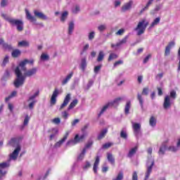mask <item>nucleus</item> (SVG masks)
Listing matches in <instances>:
<instances>
[{
  "label": "nucleus",
  "mask_w": 180,
  "mask_h": 180,
  "mask_svg": "<svg viewBox=\"0 0 180 180\" xmlns=\"http://www.w3.org/2000/svg\"><path fill=\"white\" fill-rule=\"evenodd\" d=\"M29 63V60L25 59L24 60L21 61L18 66L16 67L15 70V74L16 75V78L14 81V86L15 88H20V86H22L25 84V76H23V72H26V64Z\"/></svg>",
  "instance_id": "1"
},
{
  "label": "nucleus",
  "mask_w": 180,
  "mask_h": 180,
  "mask_svg": "<svg viewBox=\"0 0 180 180\" xmlns=\"http://www.w3.org/2000/svg\"><path fill=\"white\" fill-rule=\"evenodd\" d=\"M148 154H149L150 156L148 158V160L146 162V174L145 180L148 179L150 178V174L153 172V167H154L155 161L154 158L151 156L153 154V148H148L147 150Z\"/></svg>",
  "instance_id": "2"
},
{
  "label": "nucleus",
  "mask_w": 180,
  "mask_h": 180,
  "mask_svg": "<svg viewBox=\"0 0 180 180\" xmlns=\"http://www.w3.org/2000/svg\"><path fill=\"white\" fill-rule=\"evenodd\" d=\"M171 99H176V91L175 90H172L170 91V95H167L165 97L164 103H163V108L167 110L171 108L172 103L171 102Z\"/></svg>",
  "instance_id": "3"
},
{
  "label": "nucleus",
  "mask_w": 180,
  "mask_h": 180,
  "mask_svg": "<svg viewBox=\"0 0 180 180\" xmlns=\"http://www.w3.org/2000/svg\"><path fill=\"white\" fill-rule=\"evenodd\" d=\"M123 98H122V97H119L115 98L114 101L109 102L108 103H107L106 105H105L103 108L101 109L100 113L98 114V117H101V116H102V115H103V113H105V112H106V110L108 108H112L114 106V108H117V106H119L120 102H122Z\"/></svg>",
  "instance_id": "4"
},
{
  "label": "nucleus",
  "mask_w": 180,
  "mask_h": 180,
  "mask_svg": "<svg viewBox=\"0 0 180 180\" xmlns=\"http://www.w3.org/2000/svg\"><path fill=\"white\" fill-rule=\"evenodd\" d=\"M147 26H148V21L146 19H142L138 22L136 27L134 28L135 32H136L137 36H141V34H144V32L147 29Z\"/></svg>",
  "instance_id": "5"
},
{
  "label": "nucleus",
  "mask_w": 180,
  "mask_h": 180,
  "mask_svg": "<svg viewBox=\"0 0 180 180\" xmlns=\"http://www.w3.org/2000/svg\"><path fill=\"white\" fill-rule=\"evenodd\" d=\"M40 91H36L32 96H30L27 102H28V108L30 110H33L34 105L37 103L36 98L39 96Z\"/></svg>",
  "instance_id": "6"
},
{
  "label": "nucleus",
  "mask_w": 180,
  "mask_h": 180,
  "mask_svg": "<svg viewBox=\"0 0 180 180\" xmlns=\"http://www.w3.org/2000/svg\"><path fill=\"white\" fill-rule=\"evenodd\" d=\"M8 23L11 26H16L18 32H23V21L15 18L8 19Z\"/></svg>",
  "instance_id": "7"
},
{
  "label": "nucleus",
  "mask_w": 180,
  "mask_h": 180,
  "mask_svg": "<svg viewBox=\"0 0 180 180\" xmlns=\"http://www.w3.org/2000/svg\"><path fill=\"white\" fill-rule=\"evenodd\" d=\"M10 166H11L10 160L0 163V180L2 179V178H4V176L6 175L8 172L5 169L9 168Z\"/></svg>",
  "instance_id": "8"
},
{
  "label": "nucleus",
  "mask_w": 180,
  "mask_h": 180,
  "mask_svg": "<svg viewBox=\"0 0 180 180\" xmlns=\"http://www.w3.org/2000/svg\"><path fill=\"white\" fill-rule=\"evenodd\" d=\"M84 139H85V134H82L80 136L79 135H76L74 140H70L67 142L66 146H74L78 143H81V141H83Z\"/></svg>",
  "instance_id": "9"
},
{
  "label": "nucleus",
  "mask_w": 180,
  "mask_h": 180,
  "mask_svg": "<svg viewBox=\"0 0 180 180\" xmlns=\"http://www.w3.org/2000/svg\"><path fill=\"white\" fill-rule=\"evenodd\" d=\"M132 129L134 136L136 139H139L140 134H141V124L140 123L132 122Z\"/></svg>",
  "instance_id": "10"
},
{
  "label": "nucleus",
  "mask_w": 180,
  "mask_h": 180,
  "mask_svg": "<svg viewBox=\"0 0 180 180\" xmlns=\"http://www.w3.org/2000/svg\"><path fill=\"white\" fill-rule=\"evenodd\" d=\"M58 95H60V90H58V89H55L50 100L51 106H54V105L57 103V97Z\"/></svg>",
  "instance_id": "11"
},
{
  "label": "nucleus",
  "mask_w": 180,
  "mask_h": 180,
  "mask_svg": "<svg viewBox=\"0 0 180 180\" xmlns=\"http://www.w3.org/2000/svg\"><path fill=\"white\" fill-rule=\"evenodd\" d=\"M20 146H18L16 147V148L14 150V151L10 155V158L8 159V161L11 162V160L16 161L18 160V155H19V153H20L21 150Z\"/></svg>",
  "instance_id": "12"
},
{
  "label": "nucleus",
  "mask_w": 180,
  "mask_h": 180,
  "mask_svg": "<svg viewBox=\"0 0 180 180\" xmlns=\"http://www.w3.org/2000/svg\"><path fill=\"white\" fill-rule=\"evenodd\" d=\"M36 74H37V68H33L32 69L26 70L23 75V77H25V81H26L27 77H33V75H36Z\"/></svg>",
  "instance_id": "13"
},
{
  "label": "nucleus",
  "mask_w": 180,
  "mask_h": 180,
  "mask_svg": "<svg viewBox=\"0 0 180 180\" xmlns=\"http://www.w3.org/2000/svg\"><path fill=\"white\" fill-rule=\"evenodd\" d=\"M72 77H74V72H70L61 80V85H67V84L70 82Z\"/></svg>",
  "instance_id": "14"
},
{
  "label": "nucleus",
  "mask_w": 180,
  "mask_h": 180,
  "mask_svg": "<svg viewBox=\"0 0 180 180\" xmlns=\"http://www.w3.org/2000/svg\"><path fill=\"white\" fill-rule=\"evenodd\" d=\"M68 136H70V132L69 131L65 132V135L63 136V138L55 144V147L56 148L61 147V146H63V144L65 143V141L67 140V139H68Z\"/></svg>",
  "instance_id": "15"
},
{
  "label": "nucleus",
  "mask_w": 180,
  "mask_h": 180,
  "mask_svg": "<svg viewBox=\"0 0 180 180\" xmlns=\"http://www.w3.org/2000/svg\"><path fill=\"white\" fill-rule=\"evenodd\" d=\"M71 101V94H68L64 98L63 103L61 104L59 110H63V108H65L68 103H70V101Z\"/></svg>",
  "instance_id": "16"
},
{
  "label": "nucleus",
  "mask_w": 180,
  "mask_h": 180,
  "mask_svg": "<svg viewBox=\"0 0 180 180\" xmlns=\"http://www.w3.org/2000/svg\"><path fill=\"white\" fill-rule=\"evenodd\" d=\"M34 15L36 18H39V19H41L42 20H47L48 19L47 15L37 10L34 11Z\"/></svg>",
  "instance_id": "17"
},
{
  "label": "nucleus",
  "mask_w": 180,
  "mask_h": 180,
  "mask_svg": "<svg viewBox=\"0 0 180 180\" xmlns=\"http://www.w3.org/2000/svg\"><path fill=\"white\" fill-rule=\"evenodd\" d=\"M131 6H133V1H129L122 6L121 11L122 12H127V11H130V9H131Z\"/></svg>",
  "instance_id": "18"
},
{
  "label": "nucleus",
  "mask_w": 180,
  "mask_h": 180,
  "mask_svg": "<svg viewBox=\"0 0 180 180\" xmlns=\"http://www.w3.org/2000/svg\"><path fill=\"white\" fill-rule=\"evenodd\" d=\"M22 140V139L20 138H13L11 139L9 142L8 144H10V146H12L13 147H15V146H17V147H18L19 143H20V141Z\"/></svg>",
  "instance_id": "19"
},
{
  "label": "nucleus",
  "mask_w": 180,
  "mask_h": 180,
  "mask_svg": "<svg viewBox=\"0 0 180 180\" xmlns=\"http://www.w3.org/2000/svg\"><path fill=\"white\" fill-rule=\"evenodd\" d=\"M75 28V23L74 21H70L68 23V34H72V32H74V29Z\"/></svg>",
  "instance_id": "20"
},
{
  "label": "nucleus",
  "mask_w": 180,
  "mask_h": 180,
  "mask_svg": "<svg viewBox=\"0 0 180 180\" xmlns=\"http://www.w3.org/2000/svg\"><path fill=\"white\" fill-rule=\"evenodd\" d=\"M166 150H167V144H165V143H162L158 150L159 155H164L165 154Z\"/></svg>",
  "instance_id": "21"
},
{
  "label": "nucleus",
  "mask_w": 180,
  "mask_h": 180,
  "mask_svg": "<svg viewBox=\"0 0 180 180\" xmlns=\"http://www.w3.org/2000/svg\"><path fill=\"white\" fill-rule=\"evenodd\" d=\"M100 161L101 160L99 158V156H96L93 168L94 174H96L98 172V165H99Z\"/></svg>",
  "instance_id": "22"
},
{
  "label": "nucleus",
  "mask_w": 180,
  "mask_h": 180,
  "mask_svg": "<svg viewBox=\"0 0 180 180\" xmlns=\"http://www.w3.org/2000/svg\"><path fill=\"white\" fill-rule=\"evenodd\" d=\"M86 66H87V63H86V58H83L81 60V63H80V68L82 70V71H85V70H86Z\"/></svg>",
  "instance_id": "23"
},
{
  "label": "nucleus",
  "mask_w": 180,
  "mask_h": 180,
  "mask_svg": "<svg viewBox=\"0 0 180 180\" xmlns=\"http://www.w3.org/2000/svg\"><path fill=\"white\" fill-rule=\"evenodd\" d=\"M137 150H139V148L137 146H135L134 148H132L128 153L127 157L129 158H131L136 153H137Z\"/></svg>",
  "instance_id": "24"
},
{
  "label": "nucleus",
  "mask_w": 180,
  "mask_h": 180,
  "mask_svg": "<svg viewBox=\"0 0 180 180\" xmlns=\"http://www.w3.org/2000/svg\"><path fill=\"white\" fill-rule=\"evenodd\" d=\"M137 99L141 105V109H144V99L143 98V96L140 94H137Z\"/></svg>",
  "instance_id": "25"
},
{
  "label": "nucleus",
  "mask_w": 180,
  "mask_h": 180,
  "mask_svg": "<svg viewBox=\"0 0 180 180\" xmlns=\"http://www.w3.org/2000/svg\"><path fill=\"white\" fill-rule=\"evenodd\" d=\"M25 13L26 18L28 20H30V22H36V18L32 15V14H30V12H29L27 10H25Z\"/></svg>",
  "instance_id": "26"
},
{
  "label": "nucleus",
  "mask_w": 180,
  "mask_h": 180,
  "mask_svg": "<svg viewBox=\"0 0 180 180\" xmlns=\"http://www.w3.org/2000/svg\"><path fill=\"white\" fill-rule=\"evenodd\" d=\"M162 6L161 4L156 5L154 9L150 11V15H155L158 11H161Z\"/></svg>",
  "instance_id": "27"
},
{
  "label": "nucleus",
  "mask_w": 180,
  "mask_h": 180,
  "mask_svg": "<svg viewBox=\"0 0 180 180\" xmlns=\"http://www.w3.org/2000/svg\"><path fill=\"white\" fill-rule=\"evenodd\" d=\"M77 105H78V99L73 100L69 105V106L68 108V111L71 110V109H74V108H75V106H77Z\"/></svg>",
  "instance_id": "28"
},
{
  "label": "nucleus",
  "mask_w": 180,
  "mask_h": 180,
  "mask_svg": "<svg viewBox=\"0 0 180 180\" xmlns=\"http://www.w3.org/2000/svg\"><path fill=\"white\" fill-rule=\"evenodd\" d=\"M149 124L151 127H155L157 124V119L154 116H151L149 120Z\"/></svg>",
  "instance_id": "29"
},
{
  "label": "nucleus",
  "mask_w": 180,
  "mask_h": 180,
  "mask_svg": "<svg viewBox=\"0 0 180 180\" xmlns=\"http://www.w3.org/2000/svg\"><path fill=\"white\" fill-rule=\"evenodd\" d=\"M80 11H81V7L78 4L75 5L72 8V13H74V15H77V13H79Z\"/></svg>",
  "instance_id": "30"
},
{
  "label": "nucleus",
  "mask_w": 180,
  "mask_h": 180,
  "mask_svg": "<svg viewBox=\"0 0 180 180\" xmlns=\"http://www.w3.org/2000/svg\"><path fill=\"white\" fill-rule=\"evenodd\" d=\"M107 159L110 164L112 165H115V158L113 157V155L112 153H107Z\"/></svg>",
  "instance_id": "31"
},
{
  "label": "nucleus",
  "mask_w": 180,
  "mask_h": 180,
  "mask_svg": "<svg viewBox=\"0 0 180 180\" xmlns=\"http://www.w3.org/2000/svg\"><path fill=\"white\" fill-rule=\"evenodd\" d=\"M103 58H105V53L103 51H100L98 53V56L97 57L98 63H101V61H103Z\"/></svg>",
  "instance_id": "32"
},
{
  "label": "nucleus",
  "mask_w": 180,
  "mask_h": 180,
  "mask_svg": "<svg viewBox=\"0 0 180 180\" xmlns=\"http://www.w3.org/2000/svg\"><path fill=\"white\" fill-rule=\"evenodd\" d=\"M67 18H68V11H64L61 14L60 22H62V23H64V22L67 20Z\"/></svg>",
  "instance_id": "33"
},
{
  "label": "nucleus",
  "mask_w": 180,
  "mask_h": 180,
  "mask_svg": "<svg viewBox=\"0 0 180 180\" xmlns=\"http://www.w3.org/2000/svg\"><path fill=\"white\" fill-rule=\"evenodd\" d=\"M85 154H86V150L83 148L82 153L77 156V161H82L85 158Z\"/></svg>",
  "instance_id": "34"
},
{
  "label": "nucleus",
  "mask_w": 180,
  "mask_h": 180,
  "mask_svg": "<svg viewBox=\"0 0 180 180\" xmlns=\"http://www.w3.org/2000/svg\"><path fill=\"white\" fill-rule=\"evenodd\" d=\"M131 108V103L130 101L127 102L124 108L125 115H129Z\"/></svg>",
  "instance_id": "35"
},
{
  "label": "nucleus",
  "mask_w": 180,
  "mask_h": 180,
  "mask_svg": "<svg viewBox=\"0 0 180 180\" xmlns=\"http://www.w3.org/2000/svg\"><path fill=\"white\" fill-rule=\"evenodd\" d=\"M29 46H30V44L26 40L18 42V47H29Z\"/></svg>",
  "instance_id": "36"
},
{
  "label": "nucleus",
  "mask_w": 180,
  "mask_h": 180,
  "mask_svg": "<svg viewBox=\"0 0 180 180\" xmlns=\"http://www.w3.org/2000/svg\"><path fill=\"white\" fill-rule=\"evenodd\" d=\"M160 20H161V18H160V17L156 18L153 20V22L150 24L149 29H153V27H154V26H157V25H158V23H160Z\"/></svg>",
  "instance_id": "37"
},
{
  "label": "nucleus",
  "mask_w": 180,
  "mask_h": 180,
  "mask_svg": "<svg viewBox=\"0 0 180 180\" xmlns=\"http://www.w3.org/2000/svg\"><path fill=\"white\" fill-rule=\"evenodd\" d=\"M106 133H108V129H103L98 134V139L102 140V139H103V137H105V136L106 135Z\"/></svg>",
  "instance_id": "38"
},
{
  "label": "nucleus",
  "mask_w": 180,
  "mask_h": 180,
  "mask_svg": "<svg viewBox=\"0 0 180 180\" xmlns=\"http://www.w3.org/2000/svg\"><path fill=\"white\" fill-rule=\"evenodd\" d=\"M167 150H168V151H171V153H176V152L179 151V149L176 145V146H169L167 148Z\"/></svg>",
  "instance_id": "39"
},
{
  "label": "nucleus",
  "mask_w": 180,
  "mask_h": 180,
  "mask_svg": "<svg viewBox=\"0 0 180 180\" xmlns=\"http://www.w3.org/2000/svg\"><path fill=\"white\" fill-rule=\"evenodd\" d=\"M40 60L41 61H49V60H50V56L47 53H43L41 55Z\"/></svg>",
  "instance_id": "40"
},
{
  "label": "nucleus",
  "mask_w": 180,
  "mask_h": 180,
  "mask_svg": "<svg viewBox=\"0 0 180 180\" xmlns=\"http://www.w3.org/2000/svg\"><path fill=\"white\" fill-rule=\"evenodd\" d=\"M21 51L19 49H15L14 51H13L11 56L12 57H14V58H16L17 57H19V56H20L21 54Z\"/></svg>",
  "instance_id": "41"
},
{
  "label": "nucleus",
  "mask_w": 180,
  "mask_h": 180,
  "mask_svg": "<svg viewBox=\"0 0 180 180\" xmlns=\"http://www.w3.org/2000/svg\"><path fill=\"white\" fill-rule=\"evenodd\" d=\"M18 95V91H13L8 97L6 98V102H8L9 100L12 99V98H15Z\"/></svg>",
  "instance_id": "42"
},
{
  "label": "nucleus",
  "mask_w": 180,
  "mask_h": 180,
  "mask_svg": "<svg viewBox=\"0 0 180 180\" xmlns=\"http://www.w3.org/2000/svg\"><path fill=\"white\" fill-rule=\"evenodd\" d=\"M119 56H117V54L115 53H111L109 55L108 61H112V60H116V58H117Z\"/></svg>",
  "instance_id": "43"
},
{
  "label": "nucleus",
  "mask_w": 180,
  "mask_h": 180,
  "mask_svg": "<svg viewBox=\"0 0 180 180\" xmlns=\"http://www.w3.org/2000/svg\"><path fill=\"white\" fill-rule=\"evenodd\" d=\"M120 136L121 139H124V140H127V132H126L124 129L121 130Z\"/></svg>",
  "instance_id": "44"
},
{
  "label": "nucleus",
  "mask_w": 180,
  "mask_h": 180,
  "mask_svg": "<svg viewBox=\"0 0 180 180\" xmlns=\"http://www.w3.org/2000/svg\"><path fill=\"white\" fill-rule=\"evenodd\" d=\"M8 63H9V56H6L1 63V67H6Z\"/></svg>",
  "instance_id": "45"
},
{
  "label": "nucleus",
  "mask_w": 180,
  "mask_h": 180,
  "mask_svg": "<svg viewBox=\"0 0 180 180\" xmlns=\"http://www.w3.org/2000/svg\"><path fill=\"white\" fill-rule=\"evenodd\" d=\"M3 49H4L5 50H13V47H12V45L8 44L5 42L4 44H3Z\"/></svg>",
  "instance_id": "46"
},
{
  "label": "nucleus",
  "mask_w": 180,
  "mask_h": 180,
  "mask_svg": "<svg viewBox=\"0 0 180 180\" xmlns=\"http://www.w3.org/2000/svg\"><path fill=\"white\" fill-rule=\"evenodd\" d=\"M106 25L105 24H103V25H101L98 27V30L99 32H103L105 30H106Z\"/></svg>",
  "instance_id": "47"
},
{
  "label": "nucleus",
  "mask_w": 180,
  "mask_h": 180,
  "mask_svg": "<svg viewBox=\"0 0 180 180\" xmlns=\"http://www.w3.org/2000/svg\"><path fill=\"white\" fill-rule=\"evenodd\" d=\"M88 37H89V40H90V41L94 39H95V31L91 32L89 34Z\"/></svg>",
  "instance_id": "48"
},
{
  "label": "nucleus",
  "mask_w": 180,
  "mask_h": 180,
  "mask_svg": "<svg viewBox=\"0 0 180 180\" xmlns=\"http://www.w3.org/2000/svg\"><path fill=\"white\" fill-rule=\"evenodd\" d=\"M52 123L54 124H60V123H61V120L59 117H56L52 120Z\"/></svg>",
  "instance_id": "49"
},
{
  "label": "nucleus",
  "mask_w": 180,
  "mask_h": 180,
  "mask_svg": "<svg viewBox=\"0 0 180 180\" xmlns=\"http://www.w3.org/2000/svg\"><path fill=\"white\" fill-rule=\"evenodd\" d=\"M29 120H30V117H29V115H26L24 120L23 125L27 126V124H29Z\"/></svg>",
  "instance_id": "50"
},
{
  "label": "nucleus",
  "mask_w": 180,
  "mask_h": 180,
  "mask_svg": "<svg viewBox=\"0 0 180 180\" xmlns=\"http://www.w3.org/2000/svg\"><path fill=\"white\" fill-rule=\"evenodd\" d=\"M112 146H113V143L109 142L103 145L102 148L108 149V148H110V147H112Z\"/></svg>",
  "instance_id": "51"
},
{
  "label": "nucleus",
  "mask_w": 180,
  "mask_h": 180,
  "mask_svg": "<svg viewBox=\"0 0 180 180\" xmlns=\"http://www.w3.org/2000/svg\"><path fill=\"white\" fill-rule=\"evenodd\" d=\"M92 144H94V141H89V142H87L84 148H85V150H86V148H91V147H92Z\"/></svg>",
  "instance_id": "52"
},
{
  "label": "nucleus",
  "mask_w": 180,
  "mask_h": 180,
  "mask_svg": "<svg viewBox=\"0 0 180 180\" xmlns=\"http://www.w3.org/2000/svg\"><path fill=\"white\" fill-rule=\"evenodd\" d=\"M148 92H149L148 87L143 88L142 91V95H145L146 96H147V95H148Z\"/></svg>",
  "instance_id": "53"
},
{
  "label": "nucleus",
  "mask_w": 180,
  "mask_h": 180,
  "mask_svg": "<svg viewBox=\"0 0 180 180\" xmlns=\"http://www.w3.org/2000/svg\"><path fill=\"white\" fill-rule=\"evenodd\" d=\"M61 115H62V117H63V119H68V116H69V114H68V112L67 111H63L61 112Z\"/></svg>",
  "instance_id": "54"
},
{
  "label": "nucleus",
  "mask_w": 180,
  "mask_h": 180,
  "mask_svg": "<svg viewBox=\"0 0 180 180\" xmlns=\"http://www.w3.org/2000/svg\"><path fill=\"white\" fill-rule=\"evenodd\" d=\"M132 180H139V176L137 175V172H134L132 173Z\"/></svg>",
  "instance_id": "55"
},
{
  "label": "nucleus",
  "mask_w": 180,
  "mask_h": 180,
  "mask_svg": "<svg viewBox=\"0 0 180 180\" xmlns=\"http://www.w3.org/2000/svg\"><path fill=\"white\" fill-rule=\"evenodd\" d=\"M92 85H94V80H92V79L89 80V82L86 85V89H89V88H91V86H92Z\"/></svg>",
  "instance_id": "56"
},
{
  "label": "nucleus",
  "mask_w": 180,
  "mask_h": 180,
  "mask_svg": "<svg viewBox=\"0 0 180 180\" xmlns=\"http://www.w3.org/2000/svg\"><path fill=\"white\" fill-rule=\"evenodd\" d=\"M8 5V0H1V8H5Z\"/></svg>",
  "instance_id": "57"
},
{
  "label": "nucleus",
  "mask_w": 180,
  "mask_h": 180,
  "mask_svg": "<svg viewBox=\"0 0 180 180\" xmlns=\"http://www.w3.org/2000/svg\"><path fill=\"white\" fill-rule=\"evenodd\" d=\"M101 68H102V65H97L94 68V72L95 74H98V72H99Z\"/></svg>",
  "instance_id": "58"
},
{
  "label": "nucleus",
  "mask_w": 180,
  "mask_h": 180,
  "mask_svg": "<svg viewBox=\"0 0 180 180\" xmlns=\"http://www.w3.org/2000/svg\"><path fill=\"white\" fill-rule=\"evenodd\" d=\"M177 56H178V60H179V66L177 70L178 71H180V47L179 48Z\"/></svg>",
  "instance_id": "59"
},
{
  "label": "nucleus",
  "mask_w": 180,
  "mask_h": 180,
  "mask_svg": "<svg viewBox=\"0 0 180 180\" xmlns=\"http://www.w3.org/2000/svg\"><path fill=\"white\" fill-rule=\"evenodd\" d=\"M169 53H171V48L166 46L165 56H169Z\"/></svg>",
  "instance_id": "60"
},
{
  "label": "nucleus",
  "mask_w": 180,
  "mask_h": 180,
  "mask_svg": "<svg viewBox=\"0 0 180 180\" xmlns=\"http://www.w3.org/2000/svg\"><path fill=\"white\" fill-rule=\"evenodd\" d=\"M162 77H164V73H159L156 75V79H158V81H160Z\"/></svg>",
  "instance_id": "61"
},
{
  "label": "nucleus",
  "mask_w": 180,
  "mask_h": 180,
  "mask_svg": "<svg viewBox=\"0 0 180 180\" xmlns=\"http://www.w3.org/2000/svg\"><path fill=\"white\" fill-rule=\"evenodd\" d=\"M124 33V29H120L116 32L117 36H122Z\"/></svg>",
  "instance_id": "62"
},
{
  "label": "nucleus",
  "mask_w": 180,
  "mask_h": 180,
  "mask_svg": "<svg viewBox=\"0 0 180 180\" xmlns=\"http://www.w3.org/2000/svg\"><path fill=\"white\" fill-rule=\"evenodd\" d=\"M9 77H11V72L9 70H6L4 73V78H9Z\"/></svg>",
  "instance_id": "63"
},
{
  "label": "nucleus",
  "mask_w": 180,
  "mask_h": 180,
  "mask_svg": "<svg viewBox=\"0 0 180 180\" xmlns=\"http://www.w3.org/2000/svg\"><path fill=\"white\" fill-rule=\"evenodd\" d=\"M121 64H123V60H120L114 63V67H117V65H120Z\"/></svg>",
  "instance_id": "64"
}]
</instances>
